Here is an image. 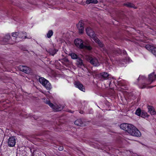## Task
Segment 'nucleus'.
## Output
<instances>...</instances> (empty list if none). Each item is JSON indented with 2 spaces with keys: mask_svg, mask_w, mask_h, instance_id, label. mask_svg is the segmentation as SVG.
<instances>
[{
  "mask_svg": "<svg viewBox=\"0 0 156 156\" xmlns=\"http://www.w3.org/2000/svg\"><path fill=\"white\" fill-rule=\"evenodd\" d=\"M74 43L76 46L78 48L80 49H83V41L81 39L79 38L76 39Z\"/></svg>",
  "mask_w": 156,
  "mask_h": 156,
  "instance_id": "4",
  "label": "nucleus"
},
{
  "mask_svg": "<svg viewBox=\"0 0 156 156\" xmlns=\"http://www.w3.org/2000/svg\"><path fill=\"white\" fill-rule=\"evenodd\" d=\"M156 80V74H154V72L150 74L149 75L148 81V83L147 84H151L153 81Z\"/></svg>",
  "mask_w": 156,
  "mask_h": 156,
  "instance_id": "10",
  "label": "nucleus"
},
{
  "mask_svg": "<svg viewBox=\"0 0 156 156\" xmlns=\"http://www.w3.org/2000/svg\"><path fill=\"white\" fill-rule=\"evenodd\" d=\"M39 81L47 90H50L51 88V85L49 81L44 77L39 78Z\"/></svg>",
  "mask_w": 156,
  "mask_h": 156,
  "instance_id": "2",
  "label": "nucleus"
},
{
  "mask_svg": "<svg viewBox=\"0 0 156 156\" xmlns=\"http://www.w3.org/2000/svg\"><path fill=\"white\" fill-rule=\"evenodd\" d=\"M69 55L71 56L72 59H77L79 57V55L74 53H70Z\"/></svg>",
  "mask_w": 156,
  "mask_h": 156,
  "instance_id": "24",
  "label": "nucleus"
},
{
  "mask_svg": "<svg viewBox=\"0 0 156 156\" xmlns=\"http://www.w3.org/2000/svg\"><path fill=\"white\" fill-rule=\"evenodd\" d=\"M58 51L57 50L55 49L50 48L48 50V52L50 55L53 56Z\"/></svg>",
  "mask_w": 156,
  "mask_h": 156,
  "instance_id": "21",
  "label": "nucleus"
},
{
  "mask_svg": "<svg viewBox=\"0 0 156 156\" xmlns=\"http://www.w3.org/2000/svg\"><path fill=\"white\" fill-rule=\"evenodd\" d=\"M20 69L26 73L28 74L31 72V69L26 66H20L19 67Z\"/></svg>",
  "mask_w": 156,
  "mask_h": 156,
  "instance_id": "9",
  "label": "nucleus"
},
{
  "mask_svg": "<svg viewBox=\"0 0 156 156\" xmlns=\"http://www.w3.org/2000/svg\"><path fill=\"white\" fill-rule=\"evenodd\" d=\"M10 38V36L9 34L6 35L4 37L3 41L7 42Z\"/></svg>",
  "mask_w": 156,
  "mask_h": 156,
  "instance_id": "30",
  "label": "nucleus"
},
{
  "mask_svg": "<svg viewBox=\"0 0 156 156\" xmlns=\"http://www.w3.org/2000/svg\"><path fill=\"white\" fill-rule=\"evenodd\" d=\"M134 127L133 125L128 123H123L120 125L121 129L127 132L130 135Z\"/></svg>",
  "mask_w": 156,
  "mask_h": 156,
  "instance_id": "1",
  "label": "nucleus"
},
{
  "mask_svg": "<svg viewBox=\"0 0 156 156\" xmlns=\"http://www.w3.org/2000/svg\"><path fill=\"white\" fill-rule=\"evenodd\" d=\"M80 113L81 114H83L84 113V112L83 111H80Z\"/></svg>",
  "mask_w": 156,
  "mask_h": 156,
  "instance_id": "40",
  "label": "nucleus"
},
{
  "mask_svg": "<svg viewBox=\"0 0 156 156\" xmlns=\"http://www.w3.org/2000/svg\"><path fill=\"white\" fill-rule=\"evenodd\" d=\"M128 60H129V58H128Z\"/></svg>",
  "mask_w": 156,
  "mask_h": 156,
  "instance_id": "42",
  "label": "nucleus"
},
{
  "mask_svg": "<svg viewBox=\"0 0 156 156\" xmlns=\"http://www.w3.org/2000/svg\"><path fill=\"white\" fill-rule=\"evenodd\" d=\"M102 48V49L101 50L103 52V53H104L105 55L106 54L108 55L109 56H110V53H109L106 48L104 47Z\"/></svg>",
  "mask_w": 156,
  "mask_h": 156,
  "instance_id": "27",
  "label": "nucleus"
},
{
  "mask_svg": "<svg viewBox=\"0 0 156 156\" xmlns=\"http://www.w3.org/2000/svg\"><path fill=\"white\" fill-rule=\"evenodd\" d=\"M68 112H71V113L72 112L71 110H69Z\"/></svg>",
  "mask_w": 156,
  "mask_h": 156,
  "instance_id": "41",
  "label": "nucleus"
},
{
  "mask_svg": "<svg viewBox=\"0 0 156 156\" xmlns=\"http://www.w3.org/2000/svg\"><path fill=\"white\" fill-rule=\"evenodd\" d=\"M112 51L114 54H120L122 53V50L119 48H117L112 50Z\"/></svg>",
  "mask_w": 156,
  "mask_h": 156,
  "instance_id": "22",
  "label": "nucleus"
},
{
  "mask_svg": "<svg viewBox=\"0 0 156 156\" xmlns=\"http://www.w3.org/2000/svg\"><path fill=\"white\" fill-rule=\"evenodd\" d=\"M151 53L154 55L156 56V47H154L153 50L152 51Z\"/></svg>",
  "mask_w": 156,
  "mask_h": 156,
  "instance_id": "33",
  "label": "nucleus"
},
{
  "mask_svg": "<svg viewBox=\"0 0 156 156\" xmlns=\"http://www.w3.org/2000/svg\"><path fill=\"white\" fill-rule=\"evenodd\" d=\"M19 34V32H16L15 33H12V35L14 37H18V35Z\"/></svg>",
  "mask_w": 156,
  "mask_h": 156,
  "instance_id": "32",
  "label": "nucleus"
},
{
  "mask_svg": "<svg viewBox=\"0 0 156 156\" xmlns=\"http://www.w3.org/2000/svg\"><path fill=\"white\" fill-rule=\"evenodd\" d=\"M94 40L98 45L100 48H102L104 47V44L98 38H94Z\"/></svg>",
  "mask_w": 156,
  "mask_h": 156,
  "instance_id": "17",
  "label": "nucleus"
},
{
  "mask_svg": "<svg viewBox=\"0 0 156 156\" xmlns=\"http://www.w3.org/2000/svg\"><path fill=\"white\" fill-rule=\"evenodd\" d=\"M85 48L87 49L88 50H90L92 49V48L90 45H84V48Z\"/></svg>",
  "mask_w": 156,
  "mask_h": 156,
  "instance_id": "31",
  "label": "nucleus"
},
{
  "mask_svg": "<svg viewBox=\"0 0 156 156\" xmlns=\"http://www.w3.org/2000/svg\"><path fill=\"white\" fill-rule=\"evenodd\" d=\"M86 32L87 34L90 37H92L93 40L94 38H96L95 35L93 30L90 28L88 27L86 29Z\"/></svg>",
  "mask_w": 156,
  "mask_h": 156,
  "instance_id": "6",
  "label": "nucleus"
},
{
  "mask_svg": "<svg viewBox=\"0 0 156 156\" xmlns=\"http://www.w3.org/2000/svg\"><path fill=\"white\" fill-rule=\"evenodd\" d=\"M30 151L32 154V156H34V152H35L36 151H35L34 150H33V151H32V149L30 148Z\"/></svg>",
  "mask_w": 156,
  "mask_h": 156,
  "instance_id": "35",
  "label": "nucleus"
},
{
  "mask_svg": "<svg viewBox=\"0 0 156 156\" xmlns=\"http://www.w3.org/2000/svg\"><path fill=\"white\" fill-rule=\"evenodd\" d=\"M144 79H145V78L144 76H140L138 78V80L139 81L140 80H143Z\"/></svg>",
  "mask_w": 156,
  "mask_h": 156,
  "instance_id": "34",
  "label": "nucleus"
},
{
  "mask_svg": "<svg viewBox=\"0 0 156 156\" xmlns=\"http://www.w3.org/2000/svg\"><path fill=\"white\" fill-rule=\"evenodd\" d=\"M87 60L94 66H98L99 65L98 60L94 57L90 56H87Z\"/></svg>",
  "mask_w": 156,
  "mask_h": 156,
  "instance_id": "3",
  "label": "nucleus"
},
{
  "mask_svg": "<svg viewBox=\"0 0 156 156\" xmlns=\"http://www.w3.org/2000/svg\"><path fill=\"white\" fill-rule=\"evenodd\" d=\"M121 63L122 64H124L123 63H122V62H121Z\"/></svg>",
  "mask_w": 156,
  "mask_h": 156,
  "instance_id": "43",
  "label": "nucleus"
},
{
  "mask_svg": "<svg viewBox=\"0 0 156 156\" xmlns=\"http://www.w3.org/2000/svg\"><path fill=\"white\" fill-rule=\"evenodd\" d=\"M123 51V53L124 54H126V52L124 50H122Z\"/></svg>",
  "mask_w": 156,
  "mask_h": 156,
  "instance_id": "39",
  "label": "nucleus"
},
{
  "mask_svg": "<svg viewBox=\"0 0 156 156\" xmlns=\"http://www.w3.org/2000/svg\"><path fill=\"white\" fill-rule=\"evenodd\" d=\"M99 75L101 78L105 79L109 76V75L108 73L105 72L101 73Z\"/></svg>",
  "mask_w": 156,
  "mask_h": 156,
  "instance_id": "18",
  "label": "nucleus"
},
{
  "mask_svg": "<svg viewBox=\"0 0 156 156\" xmlns=\"http://www.w3.org/2000/svg\"><path fill=\"white\" fill-rule=\"evenodd\" d=\"M58 149L60 151H62L63 150V147L62 146L60 147H59Z\"/></svg>",
  "mask_w": 156,
  "mask_h": 156,
  "instance_id": "37",
  "label": "nucleus"
},
{
  "mask_svg": "<svg viewBox=\"0 0 156 156\" xmlns=\"http://www.w3.org/2000/svg\"><path fill=\"white\" fill-rule=\"evenodd\" d=\"M75 86L78 88L80 90L85 92V89L83 85L79 81L76 82L75 84Z\"/></svg>",
  "mask_w": 156,
  "mask_h": 156,
  "instance_id": "12",
  "label": "nucleus"
},
{
  "mask_svg": "<svg viewBox=\"0 0 156 156\" xmlns=\"http://www.w3.org/2000/svg\"><path fill=\"white\" fill-rule=\"evenodd\" d=\"M140 88L141 89H143V88H144L145 87H146V85H143L141 87H140Z\"/></svg>",
  "mask_w": 156,
  "mask_h": 156,
  "instance_id": "38",
  "label": "nucleus"
},
{
  "mask_svg": "<svg viewBox=\"0 0 156 156\" xmlns=\"http://www.w3.org/2000/svg\"><path fill=\"white\" fill-rule=\"evenodd\" d=\"M44 102L46 104H48L49 106L52 108L56 111H59V109L57 107V106L54 105L49 100H46L44 101Z\"/></svg>",
  "mask_w": 156,
  "mask_h": 156,
  "instance_id": "11",
  "label": "nucleus"
},
{
  "mask_svg": "<svg viewBox=\"0 0 156 156\" xmlns=\"http://www.w3.org/2000/svg\"><path fill=\"white\" fill-rule=\"evenodd\" d=\"M62 63L63 64L65 65L66 66H68L71 64V62L69 61L68 59L66 58H65L62 59Z\"/></svg>",
  "mask_w": 156,
  "mask_h": 156,
  "instance_id": "14",
  "label": "nucleus"
},
{
  "mask_svg": "<svg viewBox=\"0 0 156 156\" xmlns=\"http://www.w3.org/2000/svg\"><path fill=\"white\" fill-rule=\"evenodd\" d=\"M75 125L79 126H84L85 125V123H84L81 119H77L74 122Z\"/></svg>",
  "mask_w": 156,
  "mask_h": 156,
  "instance_id": "13",
  "label": "nucleus"
},
{
  "mask_svg": "<svg viewBox=\"0 0 156 156\" xmlns=\"http://www.w3.org/2000/svg\"><path fill=\"white\" fill-rule=\"evenodd\" d=\"M154 47V46L149 44L146 45L145 46L146 49L151 52H152Z\"/></svg>",
  "mask_w": 156,
  "mask_h": 156,
  "instance_id": "25",
  "label": "nucleus"
},
{
  "mask_svg": "<svg viewBox=\"0 0 156 156\" xmlns=\"http://www.w3.org/2000/svg\"><path fill=\"white\" fill-rule=\"evenodd\" d=\"M148 112H150L151 115H153L155 114V112L154 111V107L150 105H148L147 107Z\"/></svg>",
  "mask_w": 156,
  "mask_h": 156,
  "instance_id": "16",
  "label": "nucleus"
},
{
  "mask_svg": "<svg viewBox=\"0 0 156 156\" xmlns=\"http://www.w3.org/2000/svg\"><path fill=\"white\" fill-rule=\"evenodd\" d=\"M83 22V21H80L76 25L77 27L79 29V33L80 34H82L84 31V24Z\"/></svg>",
  "mask_w": 156,
  "mask_h": 156,
  "instance_id": "5",
  "label": "nucleus"
},
{
  "mask_svg": "<svg viewBox=\"0 0 156 156\" xmlns=\"http://www.w3.org/2000/svg\"><path fill=\"white\" fill-rule=\"evenodd\" d=\"M8 145L9 147H13L16 144V139L14 136L10 137L8 140Z\"/></svg>",
  "mask_w": 156,
  "mask_h": 156,
  "instance_id": "7",
  "label": "nucleus"
},
{
  "mask_svg": "<svg viewBox=\"0 0 156 156\" xmlns=\"http://www.w3.org/2000/svg\"><path fill=\"white\" fill-rule=\"evenodd\" d=\"M53 33L52 30H49L47 34V37L48 38H50L53 35Z\"/></svg>",
  "mask_w": 156,
  "mask_h": 156,
  "instance_id": "29",
  "label": "nucleus"
},
{
  "mask_svg": "<svg viewBox=\"0 0 156 156\" xmlns=\"http://www.w3.org/2000/svg\"><path fill=\"white\" fill-rule=\"evenodd\" d=\"M141 112L142 111L141 109L140 108H138L136 110L135 114L138 116H140Z\"/></svg>",
  "mask_w": 156,
  "mask_h": 156,
  "instance_id": "28",
  "label": "nucleus"
},
{
  "mask_svg": "<svg viewBox=\"0 0 156 156\" xmlns=\"http://www.w3.org/2000/svg\"><path fill=\"white\" fill-rule=\"evenodd\" d=\"M130 135L136 137H140L141 136V133L136 127L134 126Z\"/></svg>",
  "mask_w": 156,
  "mask_h": 156,
  "instance_id": "8",
  "label": "nucleus"
},
{
  "mask_svg": "<svg viewBox=\"0 0 156 156\" xmlns=\"http://www.w3.org/2000/svg\"><path fill=\"white\" fill-rule=\"evenodd\" d=\"M149 115H148L147 113L144 110L142 111L141 116L142 117L145 118L146 117L148 118Z\"/></svg>",
  "mask_w": 156,
  "mask_h": 156,
  "instance_id": "23",
  "label": "nucleus"
},
{
  "mask_svg": "<svg viewBox=\"0 0 156 156\" xmlns=\"http://www.w3.org/2000/svg\"><path fill=\"white\" fill-rule=\"evenodd\" d=\"M27 33L25 32H19V34L18 35V37L22 38L24 37L25 39L27 38L26 36Z\"/></svg>",
  "mask_w": 156,
  "mask_h": 156,
  "instance_id": "20",
  "label": "nucleus"
},
{
  "mask_svg": "<svg viewBox=\"0 0 156 156\" xmlns=\"http://www.w3.org/2000/svg\"><path fill=\"white\" fill-rule=\"evenodd\" d=\"M76 65L79 67H80L81 66L84 65L83 61L80 57L76 59Z\"/></svg>",
  "mask_w": 156,
  "mask_h": 156,
  "instance_id": "15",
  "label": "nucleus"
},
{
  "mask_svg": "<svg viewBox=\"0 0 156 156\" xmlns=\"http://www.w3.org/2000/svg\"><path fill=\"white\" fill-rule=\"evenodd\" d=\"M122 62H125L126 63L127 62H129V61H127V58H126V59H124L123 60V61H122Z\"/></svg>",
  "mask_w": 156,
  "mask_h": 156,
  "instance_id": "36",
  "label": "nucleus"
},
{
  "mask_svg": "<svg viewBox=\"0 0 156 156\" xmlns=\"http://www.w3.org/2000/svg\"><path fill=\"white\" fill-rule=\"evenodd\" d=\"M97 0H87L86 3L88 4L90 3L96 4L98 3Z\"/></svg>",
  "mask_w": 156,
  "mask_h": 156,
  "instance_id": "26",
  "label": "nucleus"
},
{
  "mask_svg": "<svg viewBox=\"0 0 156 156\" xmlns=\"http://www.w3.org/2000/svg\"><path fill=\"white\" fill-rule=\"evenodd\" d=\"M123 5L128 8H133L135 9L136 8V7L133 3L130 2H127L126 3H124Z\"/></svg>",
  "mask_w": 156,
  "mask_h": 156,
  "instance_id": "19",
  "label": "nucleus"
}]
</instances>
